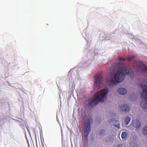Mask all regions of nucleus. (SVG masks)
I'll return each mask as SVG.
<instances>
[{"label": "nucleus", "mask_w": 147, "mask_h": 147, "mask_svg": "<svg viewBox=\"0 0 147 147\" xmlns=\"http://www.w3.org/2000/svg\"><path fill=\"white\" fill-rule=\"evenodd\" d=\"M124 65V64L122 62L116 63L113 65L112 72L113 73L110 76L109 83L110 87H113L122 81L124 79L125 75L130 73V70L128 67Z\"/></svg>", "instance_id": "nucleus-1"}, {"label": "nucleus", "mask_w": 147, "mask_h": 147, "mask_svg": "<svg viewBox=\"0 0 147 147\" xmlns=\"http://www.w3.org/2000/svg\"><path fill=\"white\" fill-rule=\"evenodd\" d=\"M108 92V89H104L97 93L94 97L92 98L91 99L88 100V102L89 105H95L100 101H103Z\"/></svg>", "instance_id": "nucleus-2"}, {"label": "nucleus", "mask_w": 147, "mask_h": 147, "mask_svg": "<svg viewBox=\"0 0 147 147\" xmlns=\"http://www.w3.org/2000/svg\"><path fill=\"white\" fill-rule=\"evenodd\" d=\"M136 66L138 71L142 74H147V67L142 62L137 61Z\"/></svg>", "instance_id": "nucleus-3"}, {"label": "nucleus", "mask_w": 147, "mask_h": 147, "mask_svg": "<svg viewBox=\"0 0 147 147\" xmlns=\"http://www.w3.org/2000/svg\"><path fill=\"white\" fill-rule=\"evenodd\" d=\"M95 81L94 86L95 90H98L102 86V77L100 74H97L95 76Z\"/></svg>", "instance_id": "nucleus-4"}, {"label": "nucleus", "mask_w": 147, "mask_h": 147, "mask_svg": "<svg viewBox=\"0 0 147 147\" xmlns=\"http://www.w3.org/2000/svg\"><path fill=\"white\" fill-rule=\"evenodd\" d=\"M92 121V119H88L87 120V122L85 123L84 131L85 134H86L85 135V136L86 138L89 134L90 131V124Z\"/></svg>", "instance_id": "nucleus-5"}, {"label": "nucleus", "mask_w": 147, "mask_h": 147, "mask_svg": "<svg viewBox=\"0 0 147 147\" xmlns=\"http://www.w3.org/2000/svg\"><path fill=\"white\" fill-rule=\"evenodd\" d=\"M133 126L136 128H139L140 126V123L139 120L136 119L133 121L132 123L130 124V126Z\"/></svg>", "instance_id": "nucleus-6"}, {"label": "nucleus", "mask_w": 147, "mask_h": 147, "mask_svg": "<svg viewBox=\"0 0 147 147\" xmlns=\"http://www.w3.org/2000/svg\"><path fill=\"white\" fill-rule=\"evenodd\" d=\"M121 111L123 112H127L129 110V107L127 105L123 104L120 107Z\"/></svg>", "instance_id": "nucleus-7"}, {"label": "nucleus", "mask_w": 147, "mask_h": 147, "mask_svg": "<svg viewBox=\"0 0 147 147\" xmlns=\"http://www.w3.org/2000/svg\"><path fill=\"white\" fill-rule=\"evenodd\" d=\"M118 93L121 95L126 94L127 93V90L124 88H121L118 90Z\"/></svg>", "instance_id": "nucleus-8"}, {"label": "nucleus", "mask_w": 147, "mask_h": 147, "mask_svg": "<svg viewBox=\"0 0 147 147\" xmlns=\"http://www.w3.org/2000/svg\"><path fill=\"white\" fill-rule=\"evenodd\" d=\"M135 57V56H130L128 57L127 59L119 57L118 58L117 60H119L120 61H124L126 60H127L128 61H130L132 60Z\"/></svg>", "instance_id": "nucleus-9"}, {"label": "nucleus", "mask_w": 147, "mask_h": 147, "mask_svg": "<svg viewBox=\"0 0 147 147\" xmlns=\"http://www.w3.org/2000/svg\"><path fill=\"white\" fill-rule=\"evenodd\" d=\"M130 119H131L130 117H126L124 121L125 124L124 125L125 126L127 125L129 123Z\"/></svg>", "instance_id": "nucleus-10"}, {"label": "nucleus", "mask_w": 147, "mask_h": 147, "mask_svg": "<svg viewBox=\"0 0 147 147\" xmlns=\"http://www.w3.org/2000/svg\"><path fill=\"white\" fill-rule=\"evenodd\" d=\"M111 120H112V121H113L114 122H115L117 124H115L114 123V126H115L116 127L118 128H119L120 125H119V121H115V119H111Z\"/></svg>", "instance_id": "nucleus-11"}, {"label": "nucleus", "mask_w": 147, "mask_h": 147, "mask_svg": "<svg viewBox=\"0 0 147 147\" xmlns=\"http://www.w3.org/2000/svg\"><path fill=\"white\" fill-rule=\"evenodd\" d=\"M127 136V133L126 132L124 131L121 134V138L123 139H125L126 138Z\"/></svg>", "instance_id": "nucleus-12"}, {"label": "nucleus", "mask_w": 147, "mask_h": 147, "mask_svg": "<svg viewBox=\"0 0 147 147\" xmlns=\"http://www.w3.org/2000/svg\"><path fill=\"white\" fill-rule=\"evenodd\" d=\"M143 133L144 135H147V126L144 127L143 129Z\"/></svg>", "instance_id": "nucleus-13"}, {"label": "nucleus", "mask_w": 147, "mask_h": 147, "mask_svg": "<svg viewBox=\"0 0 147 147\" xmlns=\"http://www.w3.org/2000/svg\"><path fill=\"white\" fill-rule=\"evenodd\" d=\"M104 132V130H102V129H101L100 130V134H102V133L103 132Z\"/></svg>", "instance_id": "nucleus-14"}, {"label": "nucleus", "mask_w": 147, "mask_h": 147, "mask_svg": "<svg viewBox=\"0 0 147 147\" xmlns=\"http://www.w3.org/2000/svg\"><path fill=\"white\" fill-rule=\"evenodd\" d=\"M117 147H123V145L122 144H119Z\"/></svg>", "instance_id": "nucleus-15"}, {"label": "nucleus", "mask_w": 147, "mask_h": 147, "mask_svg": "<svg viewBox=\"0 0 147 147\" xmlns=\"http://www.w3.org/2000/svg\"><path fill=\"white\" fill-rule=\"evenodd\" d=\"M132 147H138V146L136 144H134V145Z\"/></svg>", "instance_id": "nucleus-16"}, {"label": "nucleus", "mask_w": 147, "mask_h": 147, "mask_svg": "<svg viewBox=\"0 0 147 147\" xmlns=\"http://www.w3.org/2000/svg\"><path fill=\"white\" fill-rule=\"evenodd\" d=\"M111 121H110V123H111Z\"/></svg>", "instance_id": "nucleus-17"}]
</instances>
